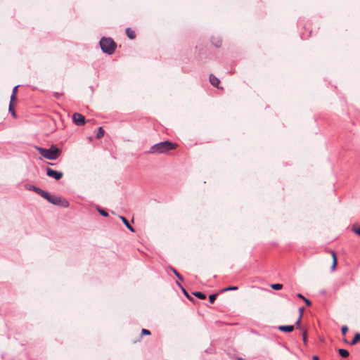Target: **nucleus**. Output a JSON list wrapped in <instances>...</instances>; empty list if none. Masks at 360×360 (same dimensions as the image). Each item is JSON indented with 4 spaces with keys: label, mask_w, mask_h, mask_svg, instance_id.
I'll list each match as a JSON object with an SVG mask.
<instances>
[{
    "label": "nucleus",
    "mask_w": 360,
    "mask_h": 360,
    "mask_svg": "<svg viewBox=\"0 0 360 360\" xmlns=\"http://www.w3.org/2000/svg\"><path fill=\"white\" fill-rule=\"evenodd\" d=\"M18 86H15L12 91V94L11 96V101H16L17 100V92H18Z\"/></svg>",
    "instance_id": "nucleus-13"
},
{
    "label": "nucleus",
    "mask_w": 360,
    "mask_h": 360,
    "mask_svg": "<svg viewBox=\"0 0 360 360\" xmlns=\"http://www.w3.org/2000/svg\"><path fill=\"white\" fill-rule=\"evenodd\" d=\"M217 298V294H212L209 296V301L210 303L213 304Z\"/></svg>",
    "instance_id": "nucleus-24"
},
{
    "label": "nucleus",
    "mask_w": 360,
    "mask_h": 360,
    "mask_svg": "<svg viewBox=\"0 0 360 360\" xmlns=\"http://www.w3.org/2000/svg\"><path fill=\"white\" fill-rule=\"evenodd\" d=\"M330 252L333 257V265H332V269L334 270L337 266V257H336L335 252L333 250H330Z\"/></svg>",
    "instance_id": "nucleus-15"
},
{
    "label": "nucleus",
    "mask_w": 360,
    "mask_h": 360,
    "mask_svg": "<svg viewBox=\"0 0 360 360\" xmlns=\"http://www.w3.org/2000/svg\"><path fill=\"white\" fill-rule=\"evenodd\" d=\"M46 174L49 177H52V178L55 179L56 180H59L60 179H61L63 177V172H58L56 170H53L50 167L46 168Z\"/></svg>",
    "instance_id": "nucleus-5"
},
{
    "label": "nucleus",
    "mask_w": 360,
    "mask_h": 360,
    "mask_svg": "<svg viewBox=\"0 0 360 360\" xmlns=\"http://www.w3.org/2000/svg\"><path fill=\"white\" fill-rule=\"evenodd\" d=\"M62 96V94L60 93H58V92H54L53 93V96L56 98H59L60 96Z\"/></svg>",
    "instance_id": "nucleus-30"
},
{
    "label": "nucleus",
    "mask_w": 360,
    "mask_h": 360,
    "mask_svg": "<svg viewBox=\"0 0 360 360\" xmlns=\"http://www.w3.org/2000/svg\"><path fill=\"white\" fill-rule=\"evenodd\" d=\"M141 334L142 335H150V331L149 330H148V329L143 328L141 330Z\"/></svg>",
    "instance_id": "nucleus-27"
},
{
    "label": "nucleus",
    "mask_w": 360,
    "mask_h": 360,
    "mask_svg": "<svg viewBox=\"0 0 360 360\" xmlns=\"http://www.w3.org/2000/svg\"><path fill=\"white\" fill-rule=\"evenodd\" d=\"M98 210L99 213L102 216H103V217H108V213L105 210H102V209H99V208L98 209Z\"/></svg>",
    "instance_id": "nucleus-25"
},
{
    "label": "nucleus",
    "mask_w": 360,
    "mask_h": 360,
    "mask_svg": "<svg viewBox=\"0 0 360 360\" xmlns=\"http://www.w3.org/2000/svg\"><path fill=\"white\" fill-rule=\"evenodd\" d=\"M176 284L181 287L184 294L185 295V296L191 301H193V298L188 293V292L181 285V284L176 281Z\"/></svg>",
    "instance_id": "nucleus-18"
},
{
    "label": "nucleus",
    "mask_w": 360,
    "mask_h": 360,
    "mask_svg": "<svg viewBox=\"0 0 360 360\" xmlns=\"http://www.w3.org/2000/svg\"><path fill=\"white\" fill-rule=\"evenodd\" d=\"M72 119L73 122L78 126H82L85 123V117L80 113H74Z\"/></svg>",
    "instance_id": "nucleus-6"
},
{
    "label": "nucleus",
    "mask_w": 360,
    "mask_h": 360,
    "mask_svg": "<svg viewBox=\"0 0 360 360\" xmlns=\"http://www.w3.org/2000/svg\"><path fill=\"white\" fill-rule=\"evenodd\" d=\"M352 231L355 233L356 235L360 236V226L356 225H354L352 229Z\"/></svg>",
    "instance_id": "nucleus-22"
},
{
    "label": "nucleus",
    "mask_w": 360,
    "mask_h": 360,
    "mask_svg": "<svg viewBox=\"0 0 360 360\" xmlns=\"http://www.w3.org/2000/svg\"><path fill=\"white\" fill-rule=\"evenodd\" d=\"M104 134H105V131L103 130V127H100L98 129V131L96 134V139H101L104 136Z\"/></svg>",
    "instance_id": "nucleus-16"
},
{
    "label": "nucleus",
    "mask_w": 360,
    "mask_h": 360,
    "mask_svg": "<svg viewBox=\"0 0 360 360\" xmlns=\"http://www.w3.org/2000/svg\"><path fill=\"white\" fill-rule=\"evenodd\" d=\"M99 44L103 52L108 55L112 54L117 48V44L110 37H102Z\"/></svg>",
    "instance_id": "nucleus-3"
},
{
    "label": "nucleus",
    "mask_w": 360,
    "mask_h": 360,
    "mask_svg": "<svg viewBox=\"0 0 360 360\" xmlns=\"http://www.w3.org/2000/svg\"><path fill=\"white\" fill-rule=\"evenodd\" d=\"M41 193L44 194L43 198L53 205L60 206L62 207H68L70 205L69 202L63 198L51 195L47 191H42Z\"/></svg>",
    "instance_id": "nucleus-4"
},
{
    "label": "nucleus",
    "mask_w": 360,
    "mask_h": 360,
    "mask_svg": "<svg viewBox=\"0 0 360 360\" xmlns=\"http://www.w3.org/2000/svg\"><path fill=\"white\" fill-rule=\"evenodd\" d=\"M343 341L348 343V341L347 340V339H344ZM358 342H360V333H357L355 334L354 338L352 339V340L350 342H349V344L351 345H354Z\"/></svg>",
    "instance_id": "nucleus-10"
},
{
    "label": "nucleus",
    "mask_w": 360,
    "mask_h": 360,
    "mask_svg": "<svg viewBox=\"0 0 360 360\" xmlns=\"http://www.w3.org/2000/svg\"><path fill=\"white\" fill-rule=\"evenodd\" d=\"M178 145L169 141L158 143L150 147L149 153L162 154L174 150Z\"/></svg>",
    "instance_id": "nucleus-1"
},
{
    "label": "nucleus",
    "mask_w": 360,
    "mask_h": 360,
    "mask_svg": "<svg viewBox=\"0 0 360 360\" xmlns=\"http://www.w3.org/2000/svg\"><path fill=\"white\" fill-rule=\"evenodd\" d=\"M30 190H32V191H35L37 193H38L39 195H41L43 198V195L44 194H42L41 192L44 191V190L41 189L40 188L34 186H32Z\"/></svg>",
    "instance_id": "nucleus-19"
},
{
    "label": "nucleus",
    "mask_w": 360,
    "mask_h": 360,
    "mask_svg": "<svg viewBox=\"0 0 360 360\" xmlns=\"http://www.w3.org/2000/svg\"><path fill=\"white\" fill-rule=\"evenodd\" d=\"M170 269L173 271V273L175 274V276L178 278V279H179L180 281L184 280L182 276L175 269H174L173 267H171Z\"/></svg>",
    "instance_id": "nucleus-21"
},
{
    "label": "nucleus",
    "mask_w": 360,
    "mask_h": 360,
    "mask_svg": "<svg viewBox=\"0 0 360 360\" xmlns=\"http://www.w3.org/2000/svg\"><path fill=\"white\" fill-rule=\"evenodd\" d=\"M301 319H302V318H300V317L299 316V318H298L297 321H296V325H297V326H300V322H301Z\"/></svg>",
    "instance_id": "nucleus-32"
},
{
    "label": "nucleus",
    "mask_w": 360,
    "mask_h": 360,
    "mask_svg": "<svg viewBox=\"0 0 360 360\" xmlns=\"http://www.w3.org/2000/svg\"><path fill=\"white\" fill-rule=\"evenodd\" d=\"M309 35H306V36H304L303 34H301V37L304 39H307Z\"/></svg>",
    "instance_id": "nucleus-34"
},
{
    "label": "nucleus",
    "mask_w": 360,
    "mask_h": 360,
    "mask_svg": "<svg viewBox=\"0 0 360 360\" xmlns=\"http://www.w3.org/2000/svg\"><path fill=\"white\" fill-rule=\"evenodd\" d=\"M303 313H304V307H300L299 309V314H300V318H302V316H303Z\"/></svg>",
    "instance_id": "nucleus-29"
},
{
    "label": "nucleus",
    "mask_w": 360,
    "mask_h": 360,
    "mask_svg": "<svg viewBox=\"0 0 360 360\" xmlns=\"http://www.w3.org/2000/svg\"><path fill=\"white\" fill-rule=\"evenodd\" d=\"M278 330L282 331V332H285V333H290L292 331H293L294 330V326H292V325H288V326H280L278 327Z\"/></svg>",
    "instance_id": "nucleus-9"
},
{
    "label": "nucleus",
    "mask_w": 360,
    "mask_h": 360,
    "mask_svg": "<svg viewBox=\"0 0 360 360\" xmlns=\"http://www.w3.org/2000/svg\"><path fill=\"white\" fill-rule=\"evenodd\" d=\"M313 360H319V358L318 356H313Z\"/></svg>",
    "instance_id": "nucleus-35"
},
{
    "label": "nucleus",
    "mask_w": 360,
    "mask_h": 360,
    "mask_svg": "<svg viewBox=\"0 0 360 360\" xmlns=\"http://www.w3.org/2000/svg\"><path fill=\"white\" fill-rule=\"evenodd\" d=\"M221 41H218V42L215 44V46H217V47H218V46H221Z\"/></svg>",
    "instance_id": "nucleus-36"
},
{
    "label": "nucleus",
    "mask_w": 360,
    "mask_h": 360,
    "mask_svg": "<svg viewBox=\"0 0 360 360\" xmlns=\"http://www.w3.org/2000/svg\"><path fill=\"white\" fill-rule=\"evenodd\" d=\"M193 295L200 300H205L206 298L205 294H204L200 291H195V292H193Z\"/></svg>",
    "instance_id": "nucleus-17"
},
{
    "label": "nucleus",
    "mask_w": 360,
    "mask_h": 360,
    "mask_svg": "<svg viewBox=\"0 0 360 360\" xmlns=\"http://www.w3.org/2000/svg\"><path fill=\"white\" fill-rule=\"evenodd\" d=\"M126 34L130 39H134L136 38L135 31L130 27L126 29Z\"/></svg>",
    "instance_id": "nucleus-11"
},
{
    "label": "nucleus",
    "mask_w": 360,
    "mask_h": 360,
    "mask_svg": "<svg viewBox=\"0 0 360 360\" xmlns=\"http://www.w3.org/2000/svg\"><path fill=\"white\" fill-rule=\"evenodd\" d=\"M297 296L302 300L305 298L301 293H298Z\"/></svg>",
    "instance_id": "nucleus-33"
},
{
    "label": "nucleus",
    "mask_w": 360,
    "mask_h": 360,
    "mask_svg": "<svg viewBox=\"0 0 360 360\" xmlns=\"http://www.w3.org/2000/svg\"><path fill=\"white\" fill-rule=\"evenodd\" d=\"M39 154L48 160H56L60 155V150L55 146H51L49 148L37 147Z\"/></svg>",
    "instance_id": "nucleus-2"
},
{
    "label": "nucleus",
    "mask_w": 360,
    "mask_h": 360,
    "mask_svg": "<svg viewBox=\"0 0 360 360\" xmlns=\"http://www.w3.org/2000/svg\"><path fill=\"white\" fill-rule=\"evenodd\" d=\"M15 102L16 101H10L9 108H8V111L11 114V115H12V117L13 118H16L17 117V115H16V113H15Z\"/></svg>",
    "instance_id": "nucleus-8"
},
{
    "label": "nucleus",
    "mask_w": 360,
    "mask_h": 360,
    "mask_svg": "<svg viewBox=\"0 0 360 360\" xmlns=\"http://www.w3.org/2000/svg\"><path fill=\"white\" fill-rule=\"evenodd\" d=\"M303 342L306 344L307 342V332L304 331L302 335Z\"/></svg>",
    "instance_id": "nucleus-31"
},
{
    "label": "nucleus",
    "mask_w": 360,
    "mask_h": 360,
    "mask_svg": "<svg viewBox=\"0 0 360 360\" xmlns=\"http://www.w3.org/2000/svg\"><path fill=\"white\" fill-rule=\"evenodd\" d=\"M274 290H281L283 288V285L280 283H274L271 285Z\"/></svg>",
    "instance_id": "nucleus-23"
},
{
    "label": "nucleus",
    "mask_w": 360,
    "mask_h": 360,
    "mask_svg": "<svg viewBox=\"0 0 360 360\" xmlns=\"http://www.w3.org/2000/svg\"><path fill=\"white\" fill-rule=\"evenodd\" d=\"M238 289V288L237 286H229V287H227V288H225L224 289H222L221 290V292H226V291H230V290H237Z\"/></svg>",
    "instance_id": "nucleus-20"
},
{
    "label": "nucleus",
    "mask_w": 360,
    "mask_h": 360,
    "mask_svg": "<svg viewBox=\"0 0 360 360\" xmlns=\"http://www.w3.org/2000/svg\"><path fill=\"white\" fill-rule=\"evenodd\" d=\"M338 354L342 358H347L349 355V352L347 349H338Z\"/></svg>",
    "instance_id": "nucleus-14"
},
{
    "label": "nucleus",
    "mask_w": 360,
    "mask_h": 360,
    "mask_svg": "<svg viewBox=\"0 0 360 360\" xmlns=\"http://www.w3.org/2000/svg\"><path fill=\"white\" fill-rule=\"evenodd\" d=\"M120 219L122 221V222L124 224V225L127 227V229L131 231V232H134L135 230L133 228V226H131L128 220L124 217H122V216H120Z\"/></svg>",
    "instance_id": "nucleus-12"
},
{
    "label": "nucleus",
    "mask_w": 360,
    "mask_h": 360,
    "mask_svg": "<svg viewBox=\"0 0 360 360\" xmlns=\"http://www.w3.org/2000/svg\"><path fill=\"white\" fill-rule=\"evenodd\" d=\"M303 300H304V302H305V304H306V305H307V306H308V307H309V306H310V305H311V301H310L309 300H308L307 298H306V297H305Z\"/></svg>",
    "instance_id": "nucleus-28"
},
{
    "label": "nucleus",
    "mask_w": 360,
    "mask_h": 360,
    "mask_svg": "<svg viewBox=\"0 0 360 360\" xmlns=\"http://www.w3.org/2000/svg\"><path fill=\"white\" fill-rule=\"evenodd\" d=\"M210 84L217 88H219V84L220 83L219 79L215 77L213 74L210 75Z\"/></svg>",
    "instance_id": "nucleus-7"
},
{
    "label": "nucleus",
    "mask_w": 360,
    "mask_h": 360,
    "mask_svg": "<svg viewBox=\"0 0 360 360\" xmlns=\"http://www.w3.org/2000/svg\"><path fill=\"white\" fill-rule=\"evenodd\" d=\"M341 331L343 335H345L348 331V327L347 326H343L341 328Z\"/></svg>",
    "instance_id": "nucleus-26"
}]
</instances>
